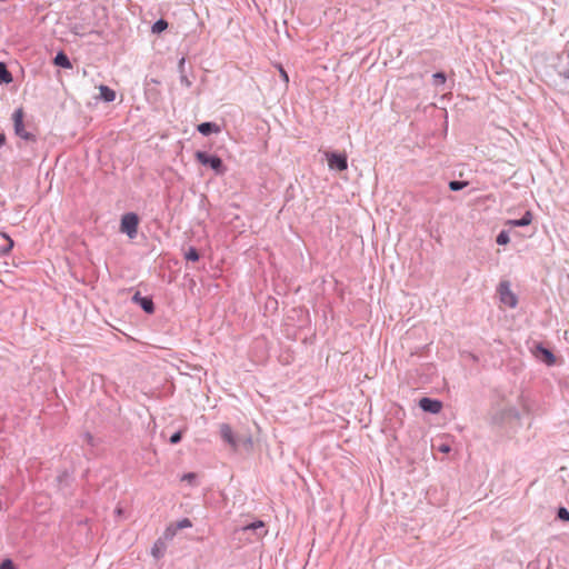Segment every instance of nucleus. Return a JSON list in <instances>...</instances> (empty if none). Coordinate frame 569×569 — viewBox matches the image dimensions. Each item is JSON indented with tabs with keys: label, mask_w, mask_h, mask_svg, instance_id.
I'll return each instance as SVG.
<instances>
[{
	"label": "nucleus",
	"mask_w": 569,
	"mask_h": 569,
	"mask_svg": "<svg viewBox=\"0 0 569 569\" xmlns=\"http://www.w3.org/2000/svg\"><path fill=\"white\" fill-rule=\"evenodd\" d=\"M194 157L202 166H209L217 174H223L226 172V167L219 157L204 151H197Z\"/></svg>",
	"instance_id": "f257e3e1"
},
{
	"label": "nucleus",
	"mask_w": 569,
	"mask_h": 569,
	"mask_svg": "<svg viewBox=\"0 0 569 569\" xmlns=\"http://www.w3.org/2000/svg\"><path fill=\"white\" fill-rule=\"evenodd\" d=\"M23 110L22 108H18L14 110L12 114L13 126H14V133L20 137L21 139L28 140V141H34L36 137L34 134L28 132L24 128L23 123Z\"/></svg>",
	"instance_id": "f03ea898"
},
{
	"label": "nucleus",
	"mask_w": 569,
	"mask_h": 569,
	"mask_svg": "<svg viewBox=\"0 0 569 569\" xmlns=\"http://www.w3.org/2000/svg\"><path fill=\"white\" fill-rule=\"evenodd\" d=\"M139 218L136 213L129 212L122 216L120 230L126 233L130 239L136 238L138 232Z\"/></svg>",
	"instance_id": "7ed1b4c3"
},
{
	"label": "nucleus",
	"mask_w": 569,
	"mask_h": 569,
	"mask_svg": "<svg viewBox=\"0 0 569 569\" xmlns=\"http://www.w3.org/2000/svg\"><path fill=\"white\" fill-rule=\"evenodd\" d=\"M498 293L500 297V301L505 306H507L509 308H515L517 306L518 299H517L516 295L511 291L509 282H507V281L501 282L498 288Z\"/></svg>",
	"instance_id": "20e7f679"
},
{
	"label": "nucleus",
	"mask_w": 569,
	"mask_h": 569,
	"mask_svg": "<svg viewBox=\"0 0 569 569\" xmlns=\"http://www.w3.org/2000/svg\"><path fill=\"white\" fill-rule=\"evenodd\" d=\"M328 166L332 170L345 171L348 168V160L346 154L336 152H326Z\"/></svg>",
	"instance_id": "39448f33"
},
{
	"label": "nucleus",
	"mask_w": 569,
	"mask_h": 569,
	"mask_svg": "<svg viewBox=\"0 0 569 569\" xmlns=\"http://www.w3.org/2000/svg\"><path fill=\"white\" fill-rule=\"evenodd\" d=\"M220 436L222 440L228 443L233 450L239 446L240 440L233 433L231 427L228 423L220 425Z\"/></svg>",
	"instance_id": "423d86ee"
},
{
	"label": "nucleus",
	"mask_w": 569,
	"mask_h": 569,
	"mask_svg": "<svg viewBox=\"0 0 569 569\" xmlns=\"http://www.w3.org/2000/svg\"><path fill=\"white\" fill-rule=\"evenodd\" d=\"M419 407L426 412L439 413L442 409V402L425 397L419 400Z\"/></svg>",
	"instance_id": "0eeeda50"
},
{
	"label": "nucleus",
	"mask_w": 569,
	"mask_h": 569,
	"mask_svg": "<svg viewBox=\"0 0 569 569\" xmlns=\"http://www.w3.org/2000/svg\"><path fill=\"white\" fill-rule=\"evenodd\" d=\"M166 551L167 542L164 541V539L159 538L154 541L150 552L154 559H161L164 556Z\"/></svg>",
	"instance_id": "6e6552de"
},
{
	"label": "nucleus",
	"mask_w": 569,
	"mask_h": 569,
	"mask_svg": "<svg viewBox=\"0 0 569 569\" xmlns=\"http://www.w3.org/2000/svg\"><path fill=\"white\" fill-rule=\"evenodd\" d=\"M532 221V213L530 211H526L525 214L520 219H510L506 222L507 226L510 227H526L530 224Z\"/></svg>",
	"instance_id": "1a4fd4ad"
},
{
	"label": "nucleus",
	"mask_w": 569,
	"mask_h": 569,
	"mask_svg": "<svg viewBox=\"0 0 569 569\" xmlns=\"http://www.w3.org/2000/svg\"><path fill=\"white\" fill-rule=\"evenodd\" d=\"M539 353L542 356V361L546 362L548 366H552L556 362L555 355L550 350L543 348L541 345L537 346V356Z\"/></svg>",
	"instance_id": "9d476101"
},
{
	"label": "nucleus",
	"mask_w": 569,
	"mask_h": 569,
	"mask_svg": "<svg viewBox=\"0 0 569 569\" xmlns=\"http://www.w3.org/2000/svg\"><path fill=\"white\" fill-rule=\"evenodd\" d=\"M133 300L139 302L141 308L148 312V313H152L153 310H154V306H153V302L151 299L149 298H146V297H140L139 293H136L134 297H133Z\"/></svg>",
	"instance_id": "9b49d317"
},
{
	"label": "nucleus",
	"mask_w": 569,
	"mask_h": 569,
	"mask_svg": "<svg viewBox=\"0 0 569 569\" xmlns=\"http://www.w3.org/2000/svg\"><path fill=\"white\" fill-rule=\"evenodd\" d=\"M198 131L203 136H208L211 132H219L220 128L213 122H202L198 126Z\"/></svg>",
	"instance_id": "f8f14e48"
},
{
	"label": "nucleus",
	"mask_w": 569,
	"mask_h": 569,
	"mask_svg": "<svg viewBox=\"0 0 569 569\" xmlns=\"http://www.w3.org/2000/svg\"><path fill=\"white\" fill-rule=\"evenodd\" d=\"M100 98L106 102H112L116 99V92L107 86L99 87Z\"/></svg>",
	"instance_id": "ddd939ff"
},
{
	"label": "nucleus",
	"mask_w": 569,
	"mask_h": 569,
	"mask_svg": "<svg viewBox=\"0 0 569 569\" xmlns=\"http://www.w3.org/2000/svg\"><path fill=\"white\" fill-rule=\"evenodd\" d=\"M54 64L67 69L72 67L69 58L63 52L57 53L54 57Z\"/></svg>",
	"instance_id": "4468645a"
},
{
	"label": "nucleus",
	"mask_w": 569,
	"mask_h": 569,
	"mask_svg": "<svg viewBox=\"0 0 569 569\" xmlns=\"http://www.w3.org/2000/svg\"><path fill=\"white\" fill-rule=\"evenodd\" d=\"M1 237L4 239L6 244L0 247V253L8 254L13 248V240L7 233H1Z\"/></svg>",
	"instance_id": "2eb2a0df"
},
{
	"label": "nucleus",
	"mask_w": 569,
	"mask_h": 569,
	"mask_svg": "<svg viewBox=\"0 0 569 569\" xmlns=\"http://www.w3.org/2000/svg\"><path fill=\"white\" fill-rule=\"evenodd\" d=\"M12 80L11 73L7 67L0 62V82L9 83Z\"/></svg>",
	"instance_id": "dca6fc26"
},
{
	"label": "nucleus",
	"mask_w": 569,
	"mask_h": 569,
	"mask_svg": "<svg viewBox=\"0 0 569 569\" xmlns=\"http://www.w3.org/2000/svg\"><path fill=\"white\" fill-rule=\"evenodd\" d=\"M168 28V22L163 19L156 21L151 28L153 33H160Z\"/></svg>",
	"instance_id": "f3484780"
},
{
	"label": "nucleus",
	"mask_w": 569,
	"mask_h": 569,
	"mask_svg": "<svg viewBox=\"0 0 569 569\" xmlns=\"http://www.w3.org/2000/svg\"><path fill=\"white\" fill-rule=\"evenodd\" d=\"M177 530L178 529L173 525L167 527L164 532H163L162 539H164L166 542H167V540H171L176 536Z\"/></svg>",
	"instance_id": "a211bd4d"
},
{
	"label": "nucleus",
	"mask_w": 569,
	"mask_h": 569,
	"mask_svg": "<svg viewBox=\"0 0 569 569\" xmlns=\"http://www.w3.org/2000/svg\"><path fill=\"white\" fill-rule=\"evenodd\" d=\"M496 241L500 246H505V244L509 243L510 238H509L508 231H505V230L500 231L499 234L497 236Z\"/></svg>",
	"instance_id": "6ab92c4d"
},
{
	"label": "nucleus",
	"mask_w": 569,
	"mask_h": 569,
	"mask_svg": "<svg viewBox=\"0 0 569 569\" xmlns=\"http://www.w3.org/2000/svg\"><path fill=\"white\" fill-rule=\"evenodd\" d=\"M184 258H186L187 260H190V261H198V260H199V253H198V251H197V249H196V248L190 247V248L186 251V253H184Z\"/></svg>",
	"instance_id": "aec40b11"
},
{
	"label": "nucleus",
	"mask_w": 569,
	"mask_h": 569,
	"mask_svg": "<svg viewBox=\"0 0 569 569\" xmlns=\"http://www.w3.org/2000/svg\"><path fill=\"white\" fill-rule=\"evenodd\" d=\"M467 184H468V182H466V181H456L455 180V181L449 182V188L452 191H459V190L463 189Z\"/></svg>",
	"instance_id": "412c9836"
},
{
	"label": "nucleus",
	"mask_w": 569,
	"mask_h": 569,
	"mask_svg": "<svg viewBox=\"0 0 569 569\" xmlns=\"http://www.w3.org/2000/svg\"><path fill=\"white\" fill-rule=\"evenodd\" d=\"M432 79H433V84L436 86H441L446 82V74L443 72H436L433 76H432Z\"/></svg>",
	"instance_id": "4be33fe9"
},
{
	"label": "nucleus",
	"mask_w": 569,
	"mask_h": 569,
	"mask_svg": "<svg viewBox=\"0 0 569 569\" xmlns=\"http://www.w3.org/2000/svg\"><path fill=\"white\" fill-rule=\"evenodd\" d=\"M262 528H264L263 521L258 520L248 526H244L242 528V530L247 531V530H257V529H262Z\"/></svg>",
	"instance_id": "5701e85b"
},
{
	"label": "nucleus",
	"mask_w": 569,
	"mask_h": 569,
	"mask_svg": "<svg viewBox=\"0 0 569 569\" xmlns=\"http://www.w3.org/2000/svg\"><path fill=\"white\" fill-rule=\"evenodd\" d=\"M174 526L179 530V529L190 528L192 526V523L188 518H183V519L179 520Z\"/></svg>",
	"instance_id": "b1692460"
},
{
	"label": "nucleus",
	"mask_w": 569,
	"mask_h": 569,
	"mask_svg": "<svg viewBox=\"0 0 569 569\" xmlns=\"http://www.w3.org/2000/svg\"><path fill=\"white\" fill-rule=\"evenodd\" d=\"M277 68H278V70H279L280 77L282 78L283 82H284L286 84H288V82H289V76H288L287 71L282 68V66H281V64H278V66H277Z\"/></svg>",
	"instance_id": "393cba45"
},
{
	"label": "nucleus",
	"mask_w": 569,
	"mask_h": 569,
	"mask_svg": "<svg viewBox=\"0 0 569 569\" xmlns=\"http://www.w3.org/2000/svg\"><path fill=\"white\" fill-rule=\"evenodd\" d=\"M0 569H17L10 559H6L1 562Z\"/></svg>",
	"instance_id": "a878e982"
},
{
	"label": "nucleus",
	"mask_w": 569,
	"mask_h": 569,
	"mask_svg": "<svg viewBox=\"0 0 569 569\" xmlns=\"http://www.w3.org/2000/svg\"><path fill=\"white\" fill-rule=\"evenodd\" d=\"M558 517L562 520L569 521V511L566 508H560L558 511Z\"/></svg>",
	"instance_id": "bb28decb"
},
{
	"label": "nucleus",
	"mask_w": 569,
	"mask_h": 569,
	"mask_svg": "<svg viewBox=\"0 0 569 569\" xmlns=\"http://www.w3.org/2000/svg\"><path fill=\"white\" fill-rule=\"evenodd\" d=\"M180 440H181V431H177V432H174V433L170 437V442H171L172 445H176V443L180 442Z\"/></svg>",
	"instance_id": "cd10ccee"
},
{
	"label": "nucleus",
	"mask_w": 569,
	"mask_h": 569,
	"mask_svg": "<svg viewBox=\"0 0 569 569\" xmlns=\"http://www.w3.org/2000/svg\"><path fill=\"white\" fill-rule=\"evenodd\" d=\"M438 450L442 453H449L451 451V448L449 445L442 443L438 447Z\"/></svg>",
	"instance_id": "c85d7f7f"
},
{
	"label": "nucleus",
	"mask_w": 569,
	"mask_h": 569,
	"mask_svg": "<svg viewBox=\"0 0 569 569\" xmlns=\"http://www.w3.org/2000/svg\"><path fill=\"white\" fill-rule=\"evenodd\" d=\"M194 478H196V475L191 473V472L182 476V480L189 481V482L192 481Z\"/></svg>",
	"instance_id": "c756f323"
},
{
	"label": "nucleus",
	"mask_w": 569,
	"mask_h": 569,
	"mask_svg": "<svg viewBox=\"0 0 569 569\" xmlns=\"http://www.w3.org/2000/svg\"><path fill=\"white\" fill-rule=\"evenodd\" d=\"M180 80L182 84H184L186 87H190L191 82L184 74L181 76Z\"/></svg>",
	"instance_id": "7c9ffc66"
},
{
	"label": "nucleus",
	"mask_w": 569,
	"mask_h": 569,
	"mask_svg": "<svg viewBox=\"0 0 569 569\" xmlns=\"http://www.w3.org/2000/svg\"><path fill=\"white\" fill-rule=\"evenodd\" d=\"M505 412L508 415V416H512V417H516L517 416V410L515 408H508L505 410Z\"/></svg>",
	"instance_id": "2f4dec72"
},
{
	"label": "nucleus",
	"mask_w": 569,
	"mask_h": 569,
	"mask_svg": "<svg viewBox=\"0 0 569 569\" xmlns=\"http://www.w3.org/2000/svg\"><path fill=\"white\" fill-rule=\"evenodd\" d=\"M184 58H181L180 61H179V69H180V72L183 71V66H184Z\"/></svg>",
	"instance_id": "473e14b6"
},
{
	"label": "nucleus",
	"mask_w": 569,
	"mask_h": 569,
	"mask_svg": "<svg viewBox=\"0 0 569 569\" xmlns=\"http://www.w3.org/2000/svg\"><path fill=\"white\" fill-rule=\"evenodd\" d=\"M6 142V136L3 133H0V148Z\"/></svg>",
	"instance_id": "72a5a7b5"
},
{
	"label": "nucleus",
	"mask_w": 569,
	"mask_h": 569,
	"mask_svg": "<svg viewBox=\"0 0 569 569\" xmlns=\"http://www.w3.org/2000/svg\"><path fill=\"white\" fill-rule=\"evenodd\" d=\"M246 442L251 443V439H250V438H247V439H246Z\"/></svg>",
	"instance_id": "f704fd0d"
},
{
	"label": "nucleus",
	"mask_w": 569,
	"mask_h": 569,
	"mask_svg": "<svg viewBox=\"0 0 569 569\" xmlns=\"http://www.w3.org/2000/svg\"><path fill=\"white\" fill-rule=\"evenodd\" d=\"M566 77L569 79V70L566 72Z\"/></svg>",
	"instance_id": "c9c22d12"
}]
</instances>
